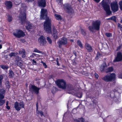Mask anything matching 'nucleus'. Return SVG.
<instances>
[{
    "mask_svg": "<svg viewBox=\"0 0 122 122\" xmlns=\"http://www.w3.org/2000/svg\"><path fill=\"white\" fill-rule=\"evenodd\" d=\"M40 19L41 20H45L44 22V29L46 32L48 33L51 34L55 39L58 38V33L56 28L54 27H52L53 30L51 32V19L47 16V10L45 8H42L41 12Z\"/></svg>",
    "mask_w": 122,
    "mask_h": 122,
    "instance_id": "obj_1",
    "label": "nucleus"
},
{
    "mask_svg": "<svg viewBox=\"0 0 122 122\" xmlns=\"http://www.w3.org/2000/svg\"><path fill=\"white\" fill-rule=\"evenodd\" d=\"M101 23L100 21L98 20L93 21L92 23V25L89 26L88 27L89 30L92 32H94L95 30H99Z\"/></svg>",
    "mask_w": 122,
    "mask_h": 122,
    "instance_id": "obj_2",
    "label": "nucleus"
},
{
    "mask_svg": "<svg viewBox=\"0 0 122 122\" xmlns=\"http://www.w3.org/2000/svg\"><path fill=\"white\" fill-rule=\"evenodd\" d=\"M102 79L104 81L107 82L112 81L116 79V74L114 73H111L105 76L102 78Z\"/></svg>",
    "mask_w": 122,
    "mask_h": 122,
    "instance_id": "obj_3",
    "label": "nucleus"
},
{
    "mask_svg": "<svg viewBox=\"0 0 122 122\" xmlns=\"http://www.w3.org/2000/svg\"><path fill=\"white\" fill-rule=\"evenodd\" d=\"M100 4L106 11L107 14L108 15H110L112 13V12L110 10V6L104 0H103L101 3Z\"/></svg>",
    "mask_w": 122,
    "mask_h": 122,
    "instance_id": "obj_4",
    "label": "nucleus"
},
{
    "mask_svg": "<svg viewBox=\"0 0 122 122\" xmlns=\"http://www.w3.org/2000/svg\"><path fill=\"white\" fill-rule=\"evenodd\" d=\"M64 8L66 12L70 14L71 15L74 13V10L71 5L69 4H65L64 5Z\"/></svg>",
    "mask_w": 122,
    "mask_h": 122,
    "instance_id": "obj_5",
    "label": "nucleus"
},
{
    "mask_svg": "<svg viewBox=\"0 0 122 122\" xmlns=\"http://www.w3.org/2000/svg\"><path fill=\"white\" fill-rule=\"evenodd\" d=\"M56 83L59 87L63 89L66 88V83L63 80H58L56 81Z\"/></svg>",
    "mask_w": 122,
    "mask_h": 122,
    "instance_id": "obj_6",
    "label": "nucleus"
},
{
    "mask_svg": "<svg viewBox=\"0 0 122 122\" xmlns=\"http://www.w3.org/2000/svg\"><path fill=\"white\" fill-rule=\"evenodd\" d=\"M67 38L65 37H63L57 42V43L59 47H61L62 45H65L67 44Z\"/></svg>",
    "mask_w": 122,
    "mask_h": 122,
    "instance_id": "obj_7",
    "label": "nucleus"
},
{
    "mask_svg": "<svg viewBox=\"0 0 122 122\" xmlns=\"http://www.w3.org/2000/svg\"><path fill=\"white\" fill-rule=\"evenodd\" d=\"M24 103L22 102L19 103L16 102L14 103V107L16 110L19 111L21 108H24Z\"/></svg>",
    "mask_w": 122,
    "mask_h": 122,
    "instance_id": "obj_8",
    "label": "nucleus"
},
{
    "mask_svg": "<svg viewBox=\"0 0 122 122\" xmlns=\"http://www.w3.org/2000/svg\"><path fill=\"white\" fill-rule=\"evenodd\" d=\"M111 10L114 12L117 11L119 9L117 2L115 1L112 3L111 4Z\"/></svg>",
    "mask_w": 122,
    "mask_h": 122,
    "instance_id": "obj_9",
    "label": "nucleus"
},
{
    "mask_svg": "<svg viewBox=\"0 0 122 122\" xmlns=\"http://www.w3.org/2000/svg\"><path fill=\"white\" fill-rule=\"evenodd\" d=\"M5 91L3 89H0V106H1L5 103V100H3L4 97V94Z\"/></svg>",
    "mask_w": 122,
    "mask_h": 122,
    "instance_id": "obj_10",
    "label": "nucleus"
},
{
    "mask_svg": "<svg viewBox=\"0 0 122 122\" xmlns=\"http://www.w3.org/2000/svg\"><path fill=\"white\" fill-rule=\"evenodd\" d=\"M30 90L32 92H34L36 94H38L40 88H38L34 85H30L29 86Z\"/></svg>",
    "mask_w": 122,
    "mask_h": 122,
    "instance_id": "obj_11",
    "label": "nucleus"
},
{
    "mask_svg": "<svg viewBox=\"0 0 122 122\" xmlns=\"http://www.w3.org/2000/svg\"><path fill=\"white\" fill-rule=\"evenodd\" d=\"M15 64L18 66L21 67L23 65L21 57L17 56L15 58Z\"/></svg>",
    "mask_w": 122,
    "mask_h": 122,
    "instance_id": "obj_12",
    "label": "nucleus"
},
{
    "mask_svg": "<svg viewBox=\"0 0 122 122\" xmlns=\"http://www.w3.org/2000/svg\"><path fill=\"white\" fill-rule=\"evenodd\" d=\"M122 60V54L121 52L117 53V56L113 61L114 62L120 61Z\"/></svg>",
    "mask_w": 122,
    "mask_h": 122,
    "instance_id": "obj_13",
    "label": "nucleus"
},
{
    "mask_svg": "<svg viewBox=\"0 0 122 122\" xmlns=\"http://www.w3.org/2000/svg\"><path fill=\"white\" fill-rule=\"evenodd\" d=\"M13 34L14 36L18 38L23 37L25 35L24 33L21 30H19L17 33H14Z\"/></svg>",
    "mask_w": 122,
    "mask_h": 122,
    "instance_id": "obj_14",
    "label": "nucleus"
},
{
    "mask_svg": "<svg viewBox=\"0 0 122 122\" xmlns=\"http://www.w3.org/2000/svg\"><path fill=\"white\" fill-rule=\"evenodd\" d=\"M38 41L41 46L44 45L46 43L45 37L42 36H41L39 38Z\"/></svg>",
    "mask_w": 122,
    "mask_h": 122,
    "instance_id": "obj_15",
    "label": "nucleus"
},
{
    "mask_svg": "<svg viewBox=\"0 0 122 122\" xmlns=\"http://www.w3.org/2000/svg\"><path fill=\"white\" fill-rule=\"evenodd\" d=\"M21 14L20 17V19L22 23L25 22L26 20L25 11H24L23 13H21Z\"/></svg>",
    "mask_w": 122,
    "mask_h": 122,
    "instance_id": "obj_16",
    "label": "nucleus"
},
{
    "mask_svg": "<svg viewBox=\"0 0 122 122\" xmlns=\"http://www.w3.org/2000/svg\"><path fill=\"white\" fill-rule=\"evenodd\" d=\"M46 1L45 0H39L38 4V5L42 8H44L46 6Z\"/></svg>",
    "mask_w": 122,
    "mask_h": 122,
    "instance_id": "obj_17",
    "label": "nucleus"
},
{
    "mask_svg": "<svg viewBox=\"0 0 122 122\" xmlns=\"http://www.w3.org/2000/svg\"><path fill=\"white\" fill-rule=\"evenodd\" d=\"M5 5L7 9L11 8L12 6V4L11 2L9 1H5Z\"/></svg>",
    "mask_w": 122,
    "mask_h": 122,
    "instance_id": "obj_18",
    "label": "nucleus"
},
{
    "mask_svg": "<svg viewBox=\"0 0 122 122\" xmlns=\"http://www.w3.org/2000/svg\"><path fill=\"white\" fill-rule=\"evenodd\" d=\"M85 48L88 52H92L93 51L91 46L87 43H85Z\"/></svg>",
    "mask_w": 122,
    "mask_h": 122,
    "instance_id": "obj_19",
    "label": "nucleus"
},
{
    "mask_svg": "<svg viewBox=\"0 0 122 122\" xmlns=\"http://www.w3.org/2000/svg\"><path fill=\"white\" fill-rule=\"evenodd\" d=\"M66 88L67 90L69 91H72L74 89L73 86L70 84L67 85V86H66Z\"/></svg>",
    "mask_w": 122,
    "mask_h": 122,
    "instance_id": "obj_20",
    "label": "nucleus"
},
{
    "mask_svg": "<svg viewBox=\"0 0 122 122\" xmlns=\"http://www.w3.org/2000/svg\"><path fill=\"white\" fill-rule=\"evenodd\" d=\"M32 27H33L31 24L30 23H27L26 25V29L28 30H30V29H32Z\"/></svg>",
    "mask_w": 122,
    "mask_h": 122,
    "instance_id": "obj_21",
    "label": "nucleus"
},
{
    "mask_svg": "<svg viewBox=\"0 0 122 122\" xmlns=\"http://www.w3.org/2000/svg\"><path fill=\"white\" fill-rule=\"evenodd\" d=\"M106 66V64L105 63H103L100 67V69L101 72L103 71L104 70L105 67Z\"/></svg>",
    "mask_w": 122,
    "mask_h": 122,
    "instance_id": "obj_22",
    "label": "nucleus"
},
{
    "mask_svg": "<svg viewBox=\"0 0 122 122\" xmlns=\"http://www.w3.org/2000/svg\"><path fill=\"white\" fill-rule=\"evenodd\" d=\"M9 71V78H13L14 76V72L11 70H10Z\"/></svg>",
    "mask_w": 122,
    "mask_h": 122,
    "instance_id": "obj_23",
    "label": "nucleus"
},
{
    "mask_svg": "<svg viewBox=\"0 0 122 122\" xmlns=\"http://www.w3.org/2000/svg\"><path fill=\"white\" fill-rule=\"evenodd\" d=\"M55 16L56 19L58 20H61L62 19V18L61 16L58 14H55Z\"/></svg>",
    "mask_w": 122,
    "mask_h": 122,
    "instance_id": "obj_24",
    "label": "nucleus"
},
{
    "mask_svg": "<svg viewBox=\"0 0 122 122\" xmlns=\"http://www.w3.org/2000/svg\"><path fill=\"white\" fill-rule=\"evenodd\" d=\"M113 68L111 67H108L106 70V72L107 73H108L109 72H111L113 71Z\"/></svg>",
    "mask_w": 122,
    "mask_h": 122,
    "instance_id": "obj_25",
    "label": "nucleus"
},
{
    "mask_svg": "<svg viewBox=\"0 0 122 122\" xmlns=\"http://www.w3.org/2000/svg\"><path fill=\"white\" fill-rule=\"evenodd\" d=\"M7 17V20L9 22H11L12 20V16L10 15H8Z\"/></svg>",
    "mask_w": 122,
    "mask_h": 122,
    "instance_id": "obj_26",
    "label": "nucleus"
},
{
    "mask_svg": "<svg viewBox=\"0 0 122 122\" xmlns=\"http://www.w3.org/2000/svg\"><path fill=\"white\" fill-rule=\"evenodd\" d=\"M18 54L17 52H11L9 54V56L11 57L12 56H15Z\"/></svg>",
    "mask_w": 122,
    "mask_h": 122,
    "instance_id": "obj_27",
    "label": "nucleus"
},
{
    "mask_svg": "<svg viewBox=\"0 0 122 122\" xmlns=\"http://www.w3.org/2000/svg\"><path fill=\"white\" fill-rule=\"evenodd\" d=\"M77 45L81 48H83V46L81 42L79 40L77 41Z\"/></svg>",
    "mask_w": 122,
    "mask_h": 122,
    "instance_id": "obj_28",
    "label": "nucleus"
},
{
    "mask_svg": "<svg viewBox=\"0 0 122 122\" xmlns=\"http://www.w3.org/2000/svg\"><path fill=\"white\" fill-rule=\"evenodd\" d=\"M5 85H6V87L7 88H10V84L9 81H6V82L5 83Z\"/></svg>",
    "mask_w": 122,
    "mask_h": 122,
    "instance_id": "obj_29",
    "label": "nucleus"
},
{
    "mask_svg": "<svg viewBox=\"0 0 122 122\" xmlns=\"http://www.w3.org/2000/svg\"><path fill=\"white\" fill-rule=\"evenodd\" d=\"M0 67L2 69H7L9 68V67L5 65H1Z\"/></svg>",
    "mask_w": 122,
    "mask_h": 122,
    "instance_id": "obj_30",
    "label": "nucleus"
},
{
    "mask_svg": "<svg viewBox=\"0 0 122 122\" xmlns=\"http://www.w3.org/2000/svg\"><path fill=\"white\" fill-rule=\"evenodd\" d=\"M85 120L82 118H78L77 120V122H84Z\"/></svg>",
    "mask_w": 122,
    "mask_h": 122,
    "instance_id": "obj_31",
    "label": "nucleus"
},
{
    "mask_svg": "<svg viewBox=\"0 0 122 122\" xmlns=\"http://www.w3.org/2000/svg\"><path fill=\"white\" fill-rule=\"evenodd\" d=\"M4 75H0V86L2 85V81L3 77Z\"/></svg>",
    "mask_w": 122,
    "mask_h": 122,
    "instance_id": "obj_32",
    "label": "nucleus"
},
{
    "mask_svg": "<svg viewBox=\"0 0 122 122\" xmlns=\"http://www.w3.org/2000/svg\"><path fill=\"white\" fill-rule=\"evenodd\" d=\"M34 52L42 53H43L42 52L39 51L36 48H34Z\"/></svg>",
    "mask_w": 122,
    "mask_h": 122,
    "instance_id": "obj_33",
    "label": "nucleus"
},
{
    "mask_svg": "<svg viewBox=\"0 0 122 122\" xmlns=\"http://www.w3.org/2000/svg\"><path fill=\"white\" fill-rule=\"evenodd\" d=\"M81 33L83 36H85L86 35V33L85 31L83 29L81 30Z\"/></svg>",
    "mask_w": 122,
    "mask_h": 122,
    "instance_id": "obj_34",
    "label": "nucleus"
},
{
    "mask_svg": "<svg viewBox=\"0 0 122 122\" xmlns=\"http://www.w3.org/2000/svg\"><path fill=\"white\" fill-rule=\"evenodd\" d=\"M101 56V55L100 53L98 52L97 53V56L96 57V59H98Z\"/></svg>",
    "mask_w": 122,
    "mask_h": 122,
    "instance_id": "obj_35",
    "label": "nucleus"
},
{
    "mask_svg": "<svg viewBox=\"0 0 122 122\" xmlns=\"http://www.w3.org/2000/svg\"><path fill=\"white\" fill-rule=\"evenodd\" d=\"M46 39L48 42L50 44L51 43H52V41L49 37H47Z\"/></svg>",
    "mask_w": 122,
    "mask_h": 122,
    "instance_id": "obj_36",
    "label": "nucleus"
},
{
    "mask_svg": "<svg viewBox=\"0 0 122 122\" xmlns=\"http://www.w3.org/2000/svg\"><path fill=\"white\" fill-rule=\"evenodd\" d=\"M119 4L120 5V9L122 11V0L119 1Z\"/></svg>",
    "mask_w": 122,
    "mask_h": 122,
    "instance_id": "obj_37",
    "label": "nucleus"
},
{
    "mask_svg": "<svg viewBox=\"0 0 122 122\" xmlns=\"http://www.w3.org/2000/svg\"><path fill=\"white\" fill-rule=\"evenodd\" d=\"M25 51V50L24 49H22L19 51V53L20 54H22Z\"/></svg>",
    "mask_w": 122,
    "mask_h": 122,
    "instance_id": "obj_38",
    "label": "nucleus"
},
{
    "mask_svg": "<svg viewBox=\"0 0 122 122\" xmlns=\"http://www.w3.org/2000/svg\"><path fill=\"white\" fill-rule=\"evenodd\" d=\"M110 19L112 20H113L116 21V17L114 16H113L110 18Z\"/></svg>",
    "mask_w": 122,
    "mask_h": 122,
    "instance_id": "obj_39",
    "label": "nucleus"
},
{
    "mask_svg": "<svg viewBox=\"0 0 122 122\" xmlns=\"http://www.w3.org/2000/svg\"><path fill=\"white\" fill-rule=\"evenodd\" d=\"M106 35L108 37H112V34L111 33H106Z\"/></svg>",
    "mask_w": 122,
    "mask_h": 122,
    "instance_id": "obj_40",
    "label": "nucleus"
},
{
    "mask_svg": "<svg viewBox=\"0 0 122 122\" xmlns=\"http://www.w3.org/2000/svg\"><path fill=\"white\" fill-rule=\"evenodd\" d=\"M38 113L40 114L41 117L44 116V113L41 111H38Z\"/></svg>",
    "mask_w": 122,
    "mask_h": 122,
    "instance_id": "obj_41",
    "label": "nucleus"
},
{
    "mask_svg": "<svg viewBox=\"0 0 122 122\" xmlns=\"http://www.w3.org/2000/svg\"><path fill=\"white\" fill-rule=\"evenodd\" d=\"M41 62L43 66H44L45 68H46L47 67V66L45 62H43L42 61H41Z\"/></svg>",
    "mask_w": 122,
    "mask_h": 122,
    "instance_id": "obj_42",
    "label": "nucleus"
},
{
    "mask_svg": "<svg viewBox=\"0 0 122 122\" xmlns=\"http://www.w3.org/2000/svg\"><path fill=\"white\" fill-rule=\"evenodd\" d=\"M118 28L120 29V30L121 31L122 30V25L119 24V25H118Z\"/></svg>",
    "mask_w": 122,
    "mask_h": 122,
    "instance_id": "obj_43",
    "label": "nucleus"
},
{
    "mask_svg": "<svg viewBox=\"0 0 122 122\" xmlns=\"http://www.w3.org/2000/svg\"><path fill=\"white\" fill-rule=\"evenodd\" d=\"M15 2L17 3V4H19L20 2V0H15Z\"/></svg>",
    "mask_w": 122,
    "mask_h": 122,
    "instance_id": "obj_44",
    "label": "nucleus"
},
{
    "mask_svg": "<svg viewBox=\"0 0 122 122\" xmlns=\"http://www.w3.org/2000/svg\"><path fill=\"white\" fill-rule=\"evenodd\" d=\"M25 51L24 52L23 54H22V57L23 58H24L25 57Z\"/></svg>",
    "mask_w": 122,
    "mask_h": 122,
    "instance_id": "obj_45",
    "label": "nucleus"
},
{
    "mask_svg": "<svg viewBox=\"0 0 122 122\" xmlns=\"http://www.w3.org/2000/svg\"><path fill=\"white\" fill-rule=\"evenodd\" d=\"M94 76L95 77L97 78L98 77V74L96 73H95L94 74Z\"/></svg>",
    "mask_w": 122,
    "mask_h": 122,
    "instance_id": "obj_46",
    "label": "nucleus"
},
{
    "mask_svg": "<svg viewBox=\"0 0 122 122\" xmlns=\"http://www.w3.org/2000/svg\"><path fill=\"white\" fill-rule=\"evenodd\" d=\"M82 95L81 93L79 94H78L77 95V97L80 98H81L82 97Z\"/></svg>",
    "mask_w": 122,
    "mask_h": 122,
    "instance_id": "obj_47",
    "label": "nucleus"
},
{
    "mask_svg": "<svg viewBox=\"0 0 122 122\" xmlns=\"http://www.w3.org/2000/svg\"><path fill=\"white\" fill-rule=\"evenodd\" d=\"M118 77L119 78L122 79V74H120L119 75Z\"/></svg>",
    "mask_w": 122,
    "mask_h": 122,
    "instance_id": "obj_48",
    "label": "nucleus"
},
{
    "mask_svg": "<svg viewBox=\"0 0 122 122\" xmlns=\"http://www.w3.org/2000/svg\"><path fill=\"white\" fill-rule=\"evenodd\" d=\"M38 102H37L36 103V110H38Z\"/></svg>",
    "mask_w": 122,
    "mask_h": 122,
    "instance_id": "obj_49",
    "label": "nucleus"
},
{
    "mask_svg": "<svg viewBox=\"0 0 122 122\" xmlns=\"http://www.w3.org/2000/svg\"><path fill=\"white\" fill-rule=\"evenodd\" d=\"M94 0L97 3H99L100 0Z\"/></svg>",
    "mask_w": 122,
    "mask_h": 122,
    "instance_id": "obj_50",
    "label": "nucleus"
},
{
    "mask_svg": "<svg viewBox=\"0 0 122 122\" xmlns=\"http://www.w3.org/2000/svg\"><path fill=\"white\" fill-rule=\"evenodd\" d=\"M73 54L75 55V56H76V52L75 51H73Z\"/></svg>",
    "mask_w": 122,
    "mask_h": 122,
    "instance_id": "obj_51",
    "label": "nucleus"
},
{
    "mask_svg": "<svg viewBox=\"0 0 122 122\" xmlns=\"http://www.w3.org/2000/svg\"><path fill=\"white\" fill-rule=\"evenodd\" d=\"M6 108L8 110H9L10 109V107L8 106H6Z\"/></svg>",
    "mask_w": 122,
    "mask_h": 122,
    "instance_id": "obj_52",
    "label": "nucleus"
},
{
    "mask_svg": "<svg viewBox=\"0 0 122 122\" xmlns=\"http://www.w3.org/2000/svg\"><path fill=\"white\" fill-rule=\"evenodd\" d=\"M34 1V0H27L28 2H32Z\"/></svg>",
    "mask_w": 122,
    "mask_h": 122,
    "instance_id": "obj_53",
    "label": "nucleus"
},
{
    "mask_svg": "<svg viewBox=\"0 0 122 122\" xmlns=\"http://www.w3.org/2000/svg\"><path fill=\"white\" fill-rule=\"evenodd\" d=\"M32 61L33 63H36V61H35L34 59L32 60Z\"/></svg>",
    "mask_w": 122,
    "mask_h": 122,
    "instance_id": "obj_54",
    "label": "nucleus"
},
{
    "mask_svg": "<svg viewBox=\"0 0 122 122\" xmlns=\"http://www.w3.org/2000/svg\"><path fill=\"white\" fill-rule=\"evenodd\" d=\"M8 103H9V102L8 101H7L6 102V105L7 106H8Z\"/></svg>",
    "mask_w": 122,
    "mask_h": 122,
    "instance_id": "obj_55",
    "label": "nucleus"
},
{
    "mask_svg": "<svg viewBox=\"0 0 122 122\" xmlns=\"http://www.w3.org/2000/svg\"><path fill=\"white\" fill-rule=\"evenodd\" d=\"M57 65L58 66H59L60 64L59 63V61H57Z\"/></svg>",
    "mask_w": 122,
    "mask_h": 122,
    "instance_id": "obj_56",
    "label": "nucleus"
},
{
    "mask_svg": "<svg viewBox=\"0 0 122 122\" xmlns=\"http://www.w3.org/2000/svg\"><path fill=\"white\" fill-rule=\"evenodd\" d=\"M120 48H121V46H119L118 48H117V50H120Z\"/></svg>",
    "mask_w": 122,
    "mask_h": 122,
    "instance_id": "obj_57",
    "label": "nucleus"
},
{
    "mask_svg": "<svg viewBox=\"0 0 122 122\" xmlns=\"http://www.w3.org/2000/svg\"><path fill=\"white\" fill-rule=\"evenodd\" d=\"M73 63L74 65H76V63L75 62H73Z\"/></svg>",
    "mask_w": 122,
    "mask_h": 122,
    "instance_id": "obj_58",
    "label": "nucleus"
},
{
    "mask_svg": "<svg viewBox=\"0 0 122 122\" xmlns=\"http://www.w3.org/2000/svg\"><path fill=\"white\" fill-rule=\"evenodd\" d=\"M2 45H0V49H1L2 48Z\"/></svg>",
    "mask_w": 122,
    "mask_h": 122,
    "instance_id": "obj_59",
    "label": "nucleus"
},
{
    "mask_svg": "<svg viewBox=\"0 0 122 122\" xmlns=\"http://www.w3.org/2000/svg\"><path fill=\"white\" fill-rule=\"evenodd\" d=\"M61 0H57V1H59L60 2L61 1Z\"/></svg>",
    "mask_w": 122,
    "mask_h": 122,
    "instance_id": "obj_60",
    "label": "nucleus"
},
{
    "mask_svg": "<svg viewBox=\"0 0 122 122\" xmlns=\"http://www.w3.org/2000/svg\"><path fill=\"white\" fill-rule=\"evenodd\" d=\"M56 59V61H57H57H58V58H57Z\"/></svg>",
    "mask_w": 122,
    "mask_h": 122,
    "instance_id": "obj_61",
    "label": "nucleus"
},
{
    "mask_svg": "<svg viewBox=\"0 0 122 122\" xmlns=\"http://www.w3.org/2000/svg\"><path fill=\"white\" fill-rule=\"evenodd\" d=\"M120 22H121V23H122V20Z\"/></svg>",
    "mask_w": 122,
    "mask_h": 122,
    "instance_id": "obj_62",
    "label": "nucleus"
},
{
    "mask_svg": "<svg viewBox=\"0 0 122 122\" xmlns=\"http://www.w3.org/2000/svg\"><path fill=\"white\" fill-rule=\"evenodd\" d=\"M71 41H72V42H73V40H71Z\"/></svg>",
    "mask_w": 122,
    "mask_h": 122,
    "instance_id": "obj_63",
    "label": "nucleus"
},
{
    "mask_svg": "<svg viewBox=\"0 0 122 122\" xmlns=\"http://www.w3.org/2000/svg\"><path fill=\"white\" fill-rule=\"evenodd\" d=\"M23 41H24V40H23Z\"/></svg>",
    "mask_w": 122,
    "mask_h": 122,
    "instance_id": "obj_64",
    "label": "nucleus"
}]
</instances>
